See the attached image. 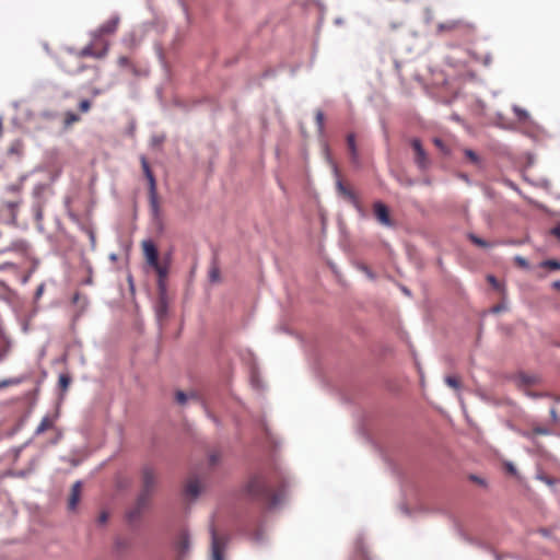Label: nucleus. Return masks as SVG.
<instances>
[{"mask_svg": "<svg viewBox=\"0 0 560 560\" xmlns=\"http://www.w3.org/2000/svg\"><path fill=\"white\" fill-rule=\"evenodd\" d=\"M550 417H551V419H552L553 421H557V419H558V415H557V411H556V409H555V408H551V409H550Z\"/></svg>", "mask_w": 560, "mask_h": 560, "instance_id": "nucleus-64", "label": "nucleus"}, {"mask_svg": "<svg viewBox=\"0 0 560 560\" xmlns=\"http://www.w3.org/2000/svg\"><path fill=\"white\" fill-rule=\"evenodd\" d=\"M464 154L471 163H474L477 166H481V159L480 156L471 149H465Z\"/></svg>", "mask_w": 560, "mask_h": 560, "instance_id": "nucleus-28", "label": "nucleus"}, {"mask_svg": "<svg viewBox=\"0 0 560 560\" xmlns=\"http://www.w3.org/2000/svg\"><path fill=\"white\" fill-rule=\"evenodd\" d=\"M142 511H143L142 509L135 505L132 509H130L126 512V520L130 523L138 520L141 516Z\"/></svg>", "mask_w": 560, "mask_h": 560, "instance_id": "nucleus-25", "label": "nucleus"}, {"mask_svg": "<svg viewBox=\"0 0 560 560\" xmlns=\"http://www.w3.org/2000/svg\"><path fill=\"white\" fill-rule=\"evenodd\" d=\"M21 245H24V242H22V241L14 242V243H12V245H11L10 247H7V248H4V249L0 250V254L7 253V252H9V250L16 249V248H19Z\"/></svg>", "mask_w": 560, "mask_h": 560, "instance_id": "nucleus-50", "label": "nucleus"}, {"mask_svg": "<svg viewBox=\"0 0 560 560\" xmlns=\"http://www.w3.org/2000/svg\"><path fill=\"white\" fill-rule=\"evenodd\" d=\"M154 312L156 320L161 325L168 313L167 291H164L163 294L159 293V299L155 303Z\"/></svg>", "mask_w": 560, "mask_h": 560, "instance_id": "nucleus-7", "label": "nucleus"}, {"mask_svg": "<svg viewBox=\"0 0 560 560\" xmlns=\"http://www.w3.org/2000/svg\"><path fill=\"white\" fill-rule=\"evenodd\" d=\"M201 493V487L197 479L190 480L185 487V494L192 499H196Z\"/></svg>", "mask_w": 560, "mask_h": 560, "instance_id": "nucleus-14", "label": "nucleus"}, {"mask_svg": "<svg viewBox=\"0 0 560 560\" xmlns=\"http://www.w3.org/2000/svg\"><path fill=\"white\" fill-rule=\"evenodd\" d=\"M537 478L548 486H553L556 483V480L553 478L548 477L546 475H538Z\"/></svg>", "mask_w": 560, "mask_h": 560, "instance_id": "nucleus-48", "label": "nucleus"}, {"mask_svg": "<svg viewBox=\"0 0 560 560\" xmlns=\"http://www.w3.org/2000/svg\"><path fill=\"white\" fill-rule=\"evenodd\" d=\"M140 162H141V167H142V171H143V174L144 176H149L150 174H152V171H151V167H150V164L148 162V160L145 159L144 155H142L140 158Z\"/></svg>", "mask_w": 560, "mask_h": 560, "instance_id": "nucleus-38", "label": "nucleus"}, {"mask_svg": "<svg viewBox=\"0 0 560 560\" xmlns=\"http://www.w3.org/2000/svg\"><path fill=\"white\" fill-rule=\"evenodd\" d=\"M374 214L377 221L385 226H393L388 208L381 201L374 203Z\"/></svg>", "mask_w": 560, "mask_h": 560, "instance_id": "nucleus-8", "label": "nucleus"}, {"mask_svg": "<svg viewBox=\"0 0 560 560\" xmlns=\"http://www.w3.org/2000/svg\"><path fill=\"white\" fill-rule=\"evenodd\" d=\"M175 397H176V401H177L179 405H185V404L187 402V400H188V396H187V394H185V393H184V392H182V390H178V392L176 393V396H175Z\"/></svg>", "mask_w": 560, "mask_h": 560, "instance_id": "nucleus-45", "label": "nucleus"}, {"mask_svg": "<svg viewBox=\"0 0 560 560\" xmlns=\"http://www.w3.org/2000/svg\"><path fill=\"white\" fill-rule=\"evenodd\" d=\"M129 545L130 544L127 539H124L120 537H118L114 540V548L117 551L125 550V549L129 548Z\"/></svg>", "mask_w": 560, "mask_h": 560, "instance_id": "nucleus-35", "label": "nucleus"}, {"mask_svg": "<svg viewBox=\"0 0 560 560\" xmlns=\"http://www.w3.org/2000/svg\"><path fill=\"white\" fill-rule=\"evenodd\" d=\"M21 205V199H16V200H10V201H5L4 202V206L10 210L11 212V217H12V221L15 222L16 221V218H18V214H16V209L19 208V206Z\"/></svg>", "mask_w": 560, "mask_h": 560, "instance_id": "nucleus-24", "label": "nucleus"}, {"mask_svg": "<svg viewBox=\"0 0 560 560\" xmlns=\"http://www.w3.org/2000/svg\"><path fill=\"white\" fill-rule=\"evenodd\" d=\"M81 488H82V481L81 480H77L72 487H71V492H70V495H69V499H68V511L70 512H75L77 511V508H78V504H79V501H80V498H81Z\"/></svg>", "mask_w": 560, "mask_h": 560, "instance_id": "nucleus-10", "label": "nucleus"}, {"mask_svg": "<svg viewBox=\"0 0 560 560\" xmlns=\"http://www.w3.org/2000/svg\"><path fill=\"white\" fill-rule=\"evenodd\" d=\"M434 144H435L436 147H439L440 149H442V150L444 149V143H443V141H442L441 139H439V138H435V139H434Z\"/></svg>", "mask_w": 560, "mask_h": 560, "instance_id": "nucleus-63", "label": "nucleus"}, {"mask_svg": "<svg viewBox=\"0 0 560 560\" xmlns=\"http://www.w3.org/2000/svg\"><path fill=\"white\" fill-rule=\"evenodd\" d=\"M504 183H505L506 186H509L513 190H515L517 192H521L520 188L517 187V185L514 182H512L510 179H505Z\"/></svg>", "mask_w": 560, "mask_h": 560, "instance_id": "nucleus-55", "label": "nucleus"}, {"mask_svg": "<svg viewBox=\"0 0 560 560\" xmlns=\"http://www.w3.org/2000/svg\"><path fill=\"white\" fill-rule=\"evenodd\" d=\"M45 202H46V200L33 201L32 209H33L34 217H35L36 221H40L43 219V208H44Z\"/></svg>", "mask_w": 560, "mask_h": 560, "instance_id": "nucleus-22", "label": "nucleus"}, {"mask_svg": "<svg viewBox=\"0 0 560 560\" xmlns=\"http://www.w3.org/2000/svg\"><path fill=\"white\" fill-rule=\"evenodd\" d=\"M475 31V24L463 19L447 20L438 24V34L445 32H459L462 34H470Z\"/></svg>", "mask_w": 560, "mask_h": 560, "instance_id": "nucleus-2", "label": "nucleus"}, {"mask_svg": "<svg viewBox=\"0 0 560 560\" xmlns=\"http://www.w3.org/2000/svg\"><path fill=\"white\" fill-rule=\"evenodd\" d=\"M119 22L120 16L118 14H114L107 22L103 23L96 30L90 33L92 39L96 42L104 35L114 34L117 31Z\"/></svg>", "mask_w": 560, "mask_h": 560, "instance_id": "nucleus-4", "label": "nucleus"}, {"mask_svg": "<svg viewBox=\"0 0 560 560\" xmlns=\"http://www.w3.org/2000/svg\"><path fill=\"white\" fill-rule=\"evenodd\" d=\"M31 442H32V440H28V441H26L24 444H22V445H20V446H16V447H14V448L12 450V451H13V453H14V457H15V459H18V458L20 457V455H21V453L23 452V450H24L25 447H27V446L31 444Z\"/></svg>", "mask_w": 560, "mask_h": 560, "instance_id": "nucleus-42", "label": "nucleus"}, {"mask_svg": "<svg viewBox=\"0 0 560 560\" xmlns=\"http://www.w3.org/2000/svg\"><path fill=\"white\" fill-rule=\"evenodd\" d=\"M514 261L517 264V266H520L521 268H523L525 270H528L530 268L528 260L526 258H524L523 256L516 255L514 257Z\"/></svg>", "mask_w": 560, "mask_h": 560, "instance_id": "nucleus-37", "label": "nucleus"}, {"mask_svg": "<svg viewBox=\"0 0 560 560\" xmlns=\"http://www.w3.org/2000/svg\"><path fill=\"white\" fill-rule=\"evenodd\" d=\"M108 50H109V45L108 43H104L103 45V48L100 49V50H95V59H103L107 56L108 54Z\"/></svg>", "mask_w": 560, "mask_h": 560, "instance_id": "nucleus-39", "label": "nucleus"}, {"mask_svg": "<svg viewBox=\"0 0 560 560\" xmlns=\"http://www.w3.org/2000/svg\"><path fill=\"white\" fill-rule=\"evenodd\" d=\"M91 107V102L89 100H82L80 103H79V109L81 112H88Z\"/></svg>", "mask_w": 560, "mask_h": 560, "instance_id": "nucleus-49", "label": "nucleus"}, {"mask_svg": "<svg viewBox=\"0 0 560 560\" xmlns=\"http://www.w3.org/2000/svg\"><path fill=\"white\" fill-rule=\"evenodd\" d=\"M520 434L524 436L525 439H528L530 441H534V433L533 431H520Z\"/></svg>", "mask_w": 560, "mask_h": 560, "instance_id": "nucleus-56", "label": "nucleus"}, {"mask_svg": "<svg viewBox=\"0 0 560 560\" xmlns=\"http://www.w3.org/2000/svg\"><path fill=\"white\" fill-rule=\"evenodd\" d=\"M506 310H508L506 304H504V303H500V304H497V305L492 306V307L490 308V313H492V314H499V313L505 312Z\"/></svg>", "mask_w": 560, "mask_h": 560, "instance_id": "nucleus-44", "label": "nucleus"}, {"mask_svg": "<svg viewBox=\"0 0 560 560\" xmlns=\"http://www.w3.org/2000/svg\"><path fill=\"white\" fill-rule=\"evenodd\" d=\"M551 234L560 240V222L551 230Z\"/></svg>", "mask_w": 560, "mask_h": 560, "instance_id": "nucleus-58", "label": "nucleus"}, {"mask_svg": "<svg viewBox=\"0 0 560 560\" xmlns=\"http://www.w3.org/2000/svg\"><path fill=\"white\" fill-rule=\"evenodd\" d=\"M71 383V377L68 374H60L58 380L59 387L66 392Z\"/></svg>", "mask_w": 560, "mask_h": 560, "instance_id": "nucleus-33", "label": "nucleus"}, {"mask_svg": "<svg viewBox=\"0 0 560 560\" xmlns=\"http://www.w3.org/2000/svg\"><path fill=\"white\" fill-rule=\"evenodd\" d=\"M190 548V537L189 534L186 532H183L178 539V549L180 552H186Z\"/></svg>", "mask_w": 560, "mask_h": 560, "instance_id": "nucleus-20", "label": "nucleus"}, {"mask_svg": "<svg viewBox=\"0 0 560 560\" xmlns=\"http://www.w3.org/2000/svg\"><path fill=\"white\" fill-rule=\"evenodd\" d=\"M117 63L121 68H128L133 75H138L139 74L137 67L135 65H132V62L129 60L128 57L120 56L118 58V60H117Z\"/></svg>", "mask_w": 560, "mask_h": 560, "instance_id": "nucleus-19", "label": "nucleus"}, {"mask_svg": "<svg viewBox=\"0 0 560 560\" xmlns=\"http://www.w3.org/2000/svg\"><path fill=\"white\" fill-rule=\"evenodd\" d=\"M469 479L477 482L480 486H486V480L476 475H470Z\"/></svg>", "mask_w": 560, "mask_h": 560, "instance_id": "nucleus-53", "label": "nucleus"}, {"mask_svg": "<svg viewBox=\"0 0 560 560\" xmlns=\"http://www.w3.org/2000/svg\"><path fill=\"white\" fill-rule=\"evenodd\" d=\"M143 253L147 259V262L152 265H158L159 262V252L155 244L151 240L143 241L142 243Z\"/></svg>", "mask_w": 560, "mask_h": 560, "instance_id": "nucleus-9", "label": "nucleus"}, {"mask_svg": "<svg viewBox=\"0 0 560 560\" xmlns=\"http://www.w3.org/2000/svg\"><path fill=\"white\" fill-rule=\"evenodd\" d=\"M200 404H201V406L205 408V411H206L207 416H208L210 419H212V420H213V422H214L217 425H220V421H219L215 417H213V416H212V415L207 410V408H206L205 404H203L202 401H201Z\"/></svg>", "mask_w": 560, "mask_h": 560, "instance_id": "nucleus-57", "label": "nucleus"}, {"mask_svg": "<svg viewBox=\"0 0 560 560\" xmlns=\"http://www.w3.org/2000/svg\"><path fill=\"white\" fill-rule=\"evenodd\" d=\"M516 385L521 388L528 385H534L540 382V377L536 374H527L518 372L514 377Z\"/></svg>", "mask_w": 560, "mask_h": 560, "instance_id": "nucleus-12", "label": "nucleus"}, {"mask_svg": "<svg viewBox=\"0 0 560 560\" xmlns=\"http://www.w3.org/2000/svg\"><path fill=\"white\" fill-rule=\"evenodd\" d=\"M7 190L10 191V192H19L20 191V186L15 185V184H12V185H9L7 187Z\"/></svg>", "mask_w": 560, "mask_h": 560, "instance_id": "nucleus-60", "label": "nucleus"}, {"mask_svg": "<svg viewBox=\"0 0 560 560\" xmlns=\"http://www.w3.org/2000/svg\"><path fill=\"white\" fill-rule=\"evenodd\" d=\"M347 144H348V148L350 151L352 162L358 163L359 162V153H358V149H357L354 133H349L347 136Z\"/></svg>", "mask_w": 560, "mask_h": 560, "instance_id": "nucleus-15", "label": "nucleus"}, {"mask_svg": "<svg viewBox=\"0 0 560 560\" xmlns=\"http://www.w3.org/2000/svg\"><path fill=\"white\" fill-rule=\"evenodd\" d=\"M89 236H90V241H91V246L94 248L95 247V244H96V238H95V234L93 231H90L89 232Z\"/></svg>", "mask_w": 560, "mask_h": 560, "instance_id": "nucleus-61", "label": "nucleus"}, {"mask_svg": "<svg viewBox=\"0 0 560 560\" xmlns=\"http://www.w3.org/2000/svg\"><path fill=\"white\" fill-rule=\"evenodd\" d=\"M504 467H505L506 471L510 472L511 475H514V476L517 475V469L512 462H505Z\"/></svg>", "mask_w": 560, "mask_h": 560, "instance_id": "nucleus-47", "label": "nucleus"}, {"mask_svg": "<svg viewBox=\"0 0 560 560\" xmlns=\"http://www.w3.org/2000/svg\"><path fill=\"white\" fill-rule=\"evenodd\" d=\"M444 382L446 383V385L454 388L455 390H459L462 388L460 382L458 381V378L456 376L446 375L444 377Z\"/></svg>", "mask_w": 560, "mask_h": 560, "instance_id": "nucleus-32", "label": "nucleus"}, {"mask_svg": "<svg viewBox=\"0 0 560 560\" xmlns=\"http://www.w3.org/2000/svg\"><path fill=\"white\" fill-rule=\"evenodd\" d=\"M147 180H148V185H149V195H158V191H156V179L152 174H150L149 176L145 177Z\"/></svg>", "mask_w": 560, "mask_h": 560, "instance_id": "nucleus-36", "label": "nucleus"}, {"mask_svg": "<svg viewBox=\"0 0 560 560\" xmlns=\"http://www.w3.org/2000/svg\"><path fill=\"white\" fill-rule=\"evenodd\" d=\"M284 485L272 491V481L269 476L257 474L249 478L244 488L246 497L259 503H265L269 510L277 508L284 497Z\"/></svg>", "mask_w": 560, "mask_h": 560, "instance_id": "nucleus-1", "label": "nucleus"}, {"mask_svg": "<svg viewBox=\"0 0 560 560\" xmlns=\"http://www.w3.org/2000/svg\"><path fill=\"white\" fill-rule=\"evenodd\" d=\"M24 381H25L24 376L2 380V381H0V389L8 387V386L19 385Z\"/></svg>", "mask_w": 560, "mask_h": 560, "instance_id": "nucleus-27", "label": "nucleus"}, {"mask_svg": "<svg viewBox=\"0 0 560 560\" xmlns=\"http://www.w3.org/2000/svg\"><path fill=\"white\" fill-rule=\"evenodd\" d=\"M209 279L211 282H217L220 279V270L218 267H212L209 271Z\"/></svg>", "mask_w": 560, "mask_h": 560, "instance_id": "nucleus-41", "label": "nucleus"}, {"mask_svg": "<svg viewBox=\"0 0 560 560\" xmlns=\"http://www.w3.org/2000/svg\"><path fill=\"white\" fill-rule=\"evenodd\" d=\"M533 433H534V435H536V434H538V435H550L551 434V430H549L546 427L537 425V427H535L533 429Z\"/></svg>", "mask_w": 560, "mask_h": 560, "instance_id": "nucleus-40", "label": "nucleus"}, {"mask_svg": "<svg viewBox=\"0 0 560 560\" xmlns=\"http://www.w3.org/2000/svg\"><path fill=\"white\" fill-rule=\"evenodd\" d=\"M93 43H90L89 45H86L85 47H83L80 52H79V56L80 57H92V58H95V50L93 49Z\"/></svg>", "mask_w": 560, "mask_h": 560, "instance_id": "nucleus-34", "label": "nucleus"}, {"mask_svg": "<svg viewBox=\"0 0 560 560\" xmlns=\"http://www.w3.org/2000/svg\"><path fill=\"white\" fill-rule=\"evenodd\" d=\"M467 237L469 238V241H470L472 244H475V245H477V246H479V247H482V248H489V247H491V246H492V244H491V243L487 242L486 240H483V238L479 237L478 235H476V234H474V233H469V234L467 235Z\"/></svg>", "mask_w": 560, "mask_h": 560, "instance_id": "nucleus-23", "label": "nucleus"}, {"mask_svg": "<svg viewBox=\"0 0 560 560\" xmlns=\"http://www.w3.org/2000/svg\"><path fill=\"white\" fill-rule=\"evenodd\" d=\"M512 109L520 121H526L529 118V114L526 109L517 105H513Z\"/></svg>", "mask_w": 560, "mask_h": 560, "instance_id": "nucleus-29", "label": "nucleus"}, {"mask_svg": "<svg viewBox=\"0 0 560 560\" xmlns=\"http://www.w3.org/2000/svg\"><path fill=\"white\" fill-rule=\"evenodd\" d=\"M526 395L530 398H540V397H544L546 396L545 394L542 393H534V392H526Z\"/></svg>", "mask_w": 560, "mask_h": 560, "instance_id": "nucleus-59", "label": "nucleus"}, {"mask_svg": "<svg viewBox=\"0 0 560 560\" xmlns=\"http://www.w3.org/2000/svg\"><path fill=\"white\" fill-rule=\"evenodd\" d=\"M58 417H59V410L58 409L56 410V412L54 413L52 417H50L49 415H46L45 417H43L42 421L39 422V424L35 429L34 435L35 436L40 435L46 430L52 428L54 427V422H55V420L58 419Z\"/></svg>", "mask_w": 560, "mask_h": 560, "instance_id": "nucleus-13", "label": "nucleus"}, {"mask_svg": "<svg viewBox=\"0 0 560 560\" xmlns=\"http://www.w3.org/2000/svg\"><path fill=\"white\" fill-rule=\"evenodd\" d=\"M541 268H549L551 270H560V260L557 259H546L539 264Z\"/></svg>", "mask_w": 560, "mask_h": 560, "instance_id": "nucleus-31", "label": "nucleus"}, {"mask_svg": "<svg viewBox=\"0 0 560 560\" xmlns=\"http://www.w3.org/2000/svg\"><path fill=\"white\" fill-rule=\"evenodd\" d=\"M487 280H488V282L491 284V287H492L493 289H495V290H501L502 285H501V283L498 281V279H497L494 276L489 275V276L487 277Z\"/></svg>", "mask_w": 560, "mask_h": 560, "instance_id": "nucleus-43", "label": "nucleus"}, {"mask_svg": "<svg viewBox=\"0 0 560 560\" xmlns=\"http://www.w3.org/2000/svg\"><path fill=\"white\" fill-rule=\"evenodd\" d=\"M48 188V185L45 184V183H38L36 184L34 187H33V191H32V195H33V198H34V201L36 200H46L44 198V194L45 191L47 190Z\"/></svg>", "mask_w": 560, "mask_h": 560, "instance_id": "nucleus-18", "label": "nucleus"}, {"mask_svg": "<svg viewBox=\"0 0 560 560\" xmlns=\"http://www.w3.org/2000/svg\"><path fill=\"white\" fill-rule=\"evenodd\" d=\"M220 460V455L218 453H211L209 455V464L211 466L217 465Z\"/></svg>", "mask_w": 560, "mask_h": 560, "instance_id": "nucleus-51", "label": "nucleus"}, {"mask_svg": "<svg viewBox=\"0 0 560 560\" xmlns=\"http://www.w3.org/2000/svg\"><path fill=\"white\" fill-rule=\"evenodd\" d=\"M151 267H153L158 273V291L163 294L164 291H167L165 279L167 277L168 268L160 262H158V265H152Z\"/></svg>", "mask_w": 560, "mask_h": 560, "instance_id": "nucleus-11", "label": "nucleus"}, {"mask_svg": "<svg viewBox=\"0 0 560 560\" xmlns=\"http://www.w3.org/2000/svg\"><path fill=\"white\" fill-rule=\"evenodd\" d=\"M315 122L317 126V131L319 136H323L325 132V116L323 110L318 109L315 113Z\"/></svg>", "mask_w": 560, "mask_h": 560, "instance_id": "nucleus-21", "label": "nucleus"}, {"mask_svg": "<svg viewBox=\"0 0 560 560\" xmlns=\"http://www.w3.org/2000/svg\"><path fill=\"white\" fill-rule=\"evenodd\" d=\"M150 211L153 219L158 220L161 214L158 195H149Z\"/></svg>", "mask_w": 560, "mask_h": 560, "instance_id": "nucleus-17", "label": "nucleus"}, {"mask_svg": "<svg viewBox=\"0 0 560 560\" xmlns=\"http://www.w3.org/2000/svg\"><path fill=\"white\" fill-rule=\"evenodd\" d=\"M354 267L358 270L362 271L369 279L375 280V278H376L375 273L366 265H364L362 262H359V261H355L354 262Z\"/></svg>", "mask_w": 560, "mask_h": 560, "instance_id": "nucleus-30", "label": "nucleus"}, {"mask_svg": "<svg viewBox=\"0 0 560 560\" xmlns=\"http://www.w3.org/2000/svg\"><path fill=\"white\" fill-rule=\"evenodd\" d=\"M410 144L416 153V158H415L416 165L421 171H425L430 165V161L428 159L425 150L422 147L420 139H418V138L411 139Z\"/></svg>", "mask_w": 560, "mask_h": 560, "instance_id": "nucleus-6", "label": "nucleus"}, {"mask_svg": "<svg viewBox=\"0 0 560 560\" xmlns=\"http://www.w3.org/2000/svg\"><path fill=\"white\" fill-rule=\"evenodd\" d=\"M140 490L154 494L159 485V476L156 469L150 464L143 465L140 470Z\"/></svg>", "mask_w": 560, "mask_h": 560, "instance_id": "nucleus-3", "label": "nucleus"}, {"mask_svg": "<svg viewBox=\"0 0 560 560\" xmlns=\"http://www.w3.org/2000/svg\"><path fill=\"white\" fill-rule=\"evenodd\" d=\"M337 189L340 194L347 196L352 202H354L357 205V199H355V195L349 190L343 184L341 180H338L337 182Z\"/></svg>", "mask_w": 560, "mask_h": 560, "instance_id": "nucleus-26", "label": "nucleus"}, {"mask_svg": "<svg viewBox=\"0 0 560 560\" xmlns=\"http://www.w3.org/2000/svg\"><path fill=\"white\" fill-rule=\"evenodd\" d=\"M211 535V560H224L226 539L218 536L213 526L210 527Z\"/></svg>", "mask_w": 560, "mask_h": 560, "instance_id": "nucleus-5", "label": "nucleus"}, {"mask_svg": "<svg viewBox=\"0 0 560 560\" xmlns=\"http://www.w3.org/2000/svg\"><path fill=\"white\" fill-rule=\"evenodd\" d=\"M253 539L255 540L256 544L258 545H261L264 542V536H262V533L261 532H257Z\"/></svg>", "mask_w": 560, "mask_h": 560, "instance_id": "nucleus-54", "label": "nucleus"}, {"mask_svg": "<svg viewBox=\"0 0 560 560\" xmlns=\"http://www.w3.org/2000/svg\"><path fill=\"white\" fill-rule=\"evenodd\" d=\"M79 119V116L73 112H68L66 114V124L70 125Z\"/></svg>", "mask_w": 560, "mask_h": 560, "instance_id": "nucleus-46", "label": "nucleus"}, {"mask_svg": "<svg viewBox=\"0 0 560 560\" xmlns=\"http://www.w3.org/2000/svg\"><path fill=\"white\" fill-rule=\"evenodd\" d=\"M458 177H459L462 180H464L465 183H467V184H471L470 178H469V176H468L467 174H465V173H460V174H458Z\"/></svg>", "mask_w": 560, "mask_h": 560, "instance_id": "nucleus-62", "label": "nucleus"}, {"mask_svg": "<svg viewBox=\"0 0 560 560\" xmlns=\"http://www.w3.org/2000/svg\"><path fill=\"white\" fill-rule=\"evenodd\" d=\"M108 521V513L106 511H102L98 515L97 523L105 524Z\"/></svg>", "mask_w": 560, "mask_h": 560, "instance_id": "nucleus-52", "label": "nucleus"}, {"mask_svg": "<svg viewBox=\"0 0 560 560\" xmlns=\"http://www.w3.org/2000/svg\"><path fill=\"white\" fill-rule=\"evenodd\" d=\"M152 495L153 494L150 493V492L140 490L139 493L137 494L136 504L135 505H137L140 509L144 510L148 506Z\"/></svg>", "mask_w": 560, "mask_h": 560, "instance_id": "nucleus-16", "label": "nucleus"}]
</instances>
